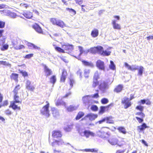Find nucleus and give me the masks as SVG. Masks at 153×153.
I'll use <instances>...</instances> for the list:
<instances>
[{"mask_svg":"<svg viewBox=\"0 0 153 153\" xmlns=\"http://www.w3.org/2000/svg\"><path fill=\"white\" fill-rule=\"evenodd\" d=\"M82 100L83 103L85 106H87L88 108L93 103V100L91 96L86 95L82 97Z\"/></svg>","mask_w":153,"mask_h":153,"instance_id":"obj_1","label":"nucleus"},{"mask_svg":"<svg viewBox=\"0 0 153 153\" xmlns=\"http://www.w3.org/2000/svg\"><path fill=\"white\" fill-rule=\"evenodd\" d=\"M109 85L108 81H103L100 84L99 86V89L102 93H105L109 88Z\"/></svg>","mask_w":153,"mask_h":153,"instance_id":"obj_2","label":"nucleus"},{"mask_svg":"<svg viewBox=\"0 0 153 153\" xmlns=\"http://www.w3.org/2000/svg\"><path fill=\"white\" fill-rule=\"evenodd\" d=\"M103 50V48L102 47L100 46H98L97 47L91 48L90 51L91 53L93 54L98 53L101 55Z\"/></svg>","mask_w":153,"mask_h":153,"instance_id":"obj_3","label":"nucleus"},{"mask_svg":"<svg viewBox=\"0 0 153 153\" xmlns=\"http://www.w3.org/2000/svg\"><path fill=\"white\" fill-rule=\"evenodd\" d=\"M49 106V104L48 103L46 105L44 106L41 110V113L47 117H48L50 115L49 111L48 109Z\"/></svg>","mask_w":153,"mask_h":153,"instance_id":"obj_4","label":"nucleus"},{"mask_svg":"<svg viewBox=\"0 0 153 153\" xmlns=\"http://www.w3.org/2000/svg\"><path fill=\"white\" fill-rule=\"evenodd\" d=\"M79 134L82 136L85 137L86 138H88L90 136L94 137L95 134L89 130H85L83 132L79 131Z\"/></svg>","mask_w":153,"mask_h":153,"instance_id":"obj_5","label":"nucleus"},{"mask_svg":"<svg viewBox=\"0 0 153 153\" xmlns=\"http://www.w3.org/2000/svg\"><path fill=\"white\" fill-rule=\"evenodd\" d=\"M97 135L101 138H105L109 136V132L106 131L102 129L97 131Z\"/></svg>","mask_w":153,"mask_h":153,"instance_id":"obj_6","label":"nucleus"},{"mask_svg":"<svg viewBox=\"0 0 153 153\" xmlns=\"http://www.w3.org/2000/svg\"><path fill=\"white\" fill-rule=\"evenodd\" d=\"M97 67L100 70H105V66L104 62L100 60H98L96 62Z\"/></svg>","mask_w":153,"mask_h":153,"instance_id":"obj_7","label":"nucleus"},{"mask_svg":"<svg viewBox=\"0 0 153 153\" xmlns=\"http://www.w3.org/2000/svg\"><path fill=\"white\" fill-rule=\"evenodd\" d=\"M3 12L4 14L9 16L10 17L15 18L16 17V13L13 12H11L8 10H3Z\"/></svg>","mask_w":153,"mask_h":153,"instance_id":"obj_8","label":"nucleus"},{"mask_svg":"<svg viewBox=\"0 0 153 153\" xmlns=\"http://www.w3.org/2000/svg\"><path fill=\"white\" fill-rule=\"evenodd\" d=\"M114 106L113 103H111L106 106H101L100 108V110L99 111L100 114H102L105 111L108 110V108L110 107H113Z\"/></svg>","mask_w":153,"mask_h":153,"instance_id":"obj_9","label":"nucleus"},{"mask_svg":"<svg viewBox=\"0 0 153 153\" xmlns=\"http://www.w3.org/2000/svg\"><path fill=\"white\" fill-rule=\"evenodd\" d=\"M62 48L64 50L68 51V52L71 51L74 49L73 45H70L69 44L62 45Z\"/></svg>","mask_w":153,"mask_h":153,"instance_id":"obj_10","label":"nucleus"},{"mask_svg":"<svg viewBox=\"0 0 153 153\" xmlns=\"http://www.w3.org/2000/svg\"><path fill=\"white\" fill-rule=\"evenodd\" d=\"M98 115L96 114H94L93 113H90L88 114L83 119H85L86 117L89 118V120L91 121L94 120L96 118H97Z\"/></svg>","mask_w":153,"mask_h":153,"instance_id":"obj_11","label":"nucleus"},{"mask_svg":"<svg viewBox=\"0 0 153 153\" xmlns=\"http://www.w3.org/2000/svg\"><path fill=\"white\" fill-rule=\"evenodd\" d=\"M33 28L38 33H42L43 31L41 27L38 25L36 24L32 26Z\"/></svg>","mask_w":153,"mask_h":153,"instance_id":"obj_12","label":"nucleus"},{"mask_svg":"<svg viewBox=\"0 0 153 153\" xmlns=\"http://www.w3.org/2000/svg\"><path fill=\"white\" fill-rule=\"evenodd\" d=\"M52 136L54 138H57L61 137L62 134L60 131H55L53 132Z\"/></svg>","mask_w":153,"mask_h":153,"instance_id":"obj_13","label":"nucleus"},{"mask_svg":"<svg viewBox=\"0 0 153 153\" xmlns=\"http://www.w3.org/2000/svg\"><path fill=\"white\" fill-rule=\"evenodd\" d=\"M30 84V81L29 80H27L26 85V88L28 90L33 91L35 87L32 85H31Z\"/></svg>","mask_w":153,"mask_h":153,"instance_id":"obj_14","label":"nucleus"},{"mask_svg":"<svg viewBox=\"0 0 153 153\" xmlns=\"http://www.w3.org/2000/svg\"><path fill=\"white\" fill-rule=\"evenodd\" d=\"M81 61L83 64L85 66H88L91 68H93L94 66L93 63L91 62H88L83 60Z\"/></svg>","mask_w":153,"mask_h":153,"instance_id":"obj_15","label":"nucleus"},{"mask_svg":"<svg viewBox=\"0 0 153 153\" xmlns=\"http://www.w3.org/2000/svg\"><path fill=\"white\" fill-rule=\"evenodd\" d=\"M148 127L145 123H143L140 126H138L137 127V130L139 132H140L142 131H143Z\"/></svg>","mask_w":153,"mask_h":153,"instance_id":"obj_16","label":"nucleus"},{"mask_svg":"<svg viewBox=\"0 0 153 153\" xmlns=\"http://www.w3.org/2000/svg\"><path fill=\"white\" fill-rule=\"evenodd\" d=\"M67 73L65 69L63 70L60 79V81L61 82H64L66 78Z\"/></svg>","mask_w":153,"mask_h":153,"instance_id":"obj_17","label":"nucleus"},{"mask_svg":"<svg viewBox=\"0 0 153 153\" xmlns=\"http://www.w3.org/2000/svg\"><path fill=\"white\" fill-rule=\"evenodd\" d=\"M108 142L111 145H115L117 144L118 140L115 137H112L108 140Z\"/></svg>","mask_w":153,"mask_h":153,"instance_id":"obj_18","label":"nucleus"},{"mask_svg":"<svg viewBox=\"0 0 153 153\" xmlns=\"http://www.w3.org/2000/svg\"><path fill=\"white\" fill-rule=\"evenodd\" d=\"M116 20H114L112 21V24L113 28L114 29L120 30L121 27L120 25L116 23Z\"/></svg>","mask_w":153,"mask_h":153,"instance_id":"obj_19","label":"nucleus"},{"mask_svg":"<svg viewBox=\"0 0 153 153\" xmlns=\"http://www.w3.org/2000/svg\"><path fill=\"white\" fill-rule=\"evenodd\" d=\"M51 111H52L53 116L54 117H56L59 115L58 111L55 108H51Z\"/></svg>","mask_w":153,"mask_h":153,"instance_id":"obj_20","label":"nucleus"},{"mask_svg":"<svg viewBox=\"0 0 153 153\" xmlns=\"http://www.w3.org/2000/svg\"><path fill=\"white\" fill-rule=\"evenodd\" d=\"M16 103H15L14 102H10V104L9 106V107H11L14 110L17 109L18 110H20V107L18 106L16 104Z\"/></svg>","mask_w":153,"mask_h":153,"instance_id":"obj_21","label":"nucleus"},{"mask_svg":"<svg viewBox=\"0 0 153 153\" xmlns=\"http://www.w3.org/2000/svg\"><path fill=\"white\" fill-rule=\"evenodd\" d=\"M45 71L47 76H49L52 74V71L51 70L48 68L46 65L44 66Z\"/></svg>","mask_w":153,"mask_h":153,"instance_id":"obj_22","label":"nucleus"},{"mask_svg":"<svg viewBox=\"0 0 153 153\" xmlns=\"http://www.w3.org/2000/svg\"><path fill=\"white\" fill-rule=\"evenodd\" d=\"M138 69H137L138 71L137 75L138 76H142L144 70V68L142 66H139Z\"/></svg>","mask_w":153,"mask_h":153,"instance_id":"obj_23","label":"nucleus"},{"mask_svg":"<svg viewBox=\"0 0 153 153\" xmlns=\"http://www.w3.org/2000/svg\"><path fill=\"white\" fill-rule=\"evenodd\" d=\"M123 87L122 85H119L114 89V91L117 93L120 92L122 91Z\"/></svg>","mask_w":153,"mask_h":153,"instance_id":"obj_24","label":"nucleus"},{"mask_svg":"<svg viewBox=\"0 0 153 153\" xmlns=\"http://www.w3.org/2000/svg\"><path fill=\"white\" fill-rule=\"evenodd\" d=\"M105 121H106V123L109 124H113L114 123V121L113 120V117H105Z\"/></svg>","mask_w":153,"mask_h":153,"instance_id":"obj_25","label":"nucleus"},{"mask_svg":"<svg viewBox=\"0 0 153 153\" xmlns=\"http://www.w3.org/2000/svg\"><path fill=\"white\" fill-rule=\"evenodd\" d=\"M99 34L98 30L97 29H94L92 30L91 33V36L93 37H97Z\"/></svg>","mask_w":153,"mask_h":153,"instance_id":"obj_26","label":"nucleus"},{"mask_svg":"<svg viewBox=\"0 0 153 153\" xmlns=\"http://www.w3.org/2000/svg\"><path fill=\"white\" fill-rule=\"evenodd\" d=\"M56 145H58V146H60L61 145H67L68 144H69L71 146L72 148H74V147L71 146V145L68 143H66L64 142L62 140H57V142H56Z\"/></svg>","mask_w":153,"mask_h":153,"instance_id":"obj_27","label":"nucleus"},{"mask_svg":"<svg viewBox=\"0 0 153 153\" xmlns=\"http://www.w3.org/2000/svg\"><path fill=\"white\" fill-rule=\"evenodd\" d=\"M12 42L14 48L16 50L21 49L25 48V46L23 45H20L19 46H16V44L15 43V42L13 41Z\"/></svg>","mask_w":153,"mask_h":153,"instance_id":"obj_28","label":"nucleus"},{"mask_svg":"<svg viewBox=\"0 0 153 153\" xmlns=\"http://www.w3.org/2000/svg\"><path fill=\"white\" fill-rule=\"evenodd\" d=\"M23 15L27 19H30L33 16L32 13L30 12H25Z\"/></svg>","mask_w":153,"mask_h":153,"instance_id":"obj_29","label":"nucleus"},{"mask_svg":"<svg viewBox=\"0 0 153 153\" xmlns=\"http://www.w3.org/2000/svg\"><path fill=\"white\" fill-rule=\"evenodd\" d=\"M117 129L120 132L124 134H126L127 132L126 129L123 126L119 127L117 128Z\"/></svg>","mask_w":153,"mask_h":153,"instance_id":"obj_30","label":"nucleus"},{"mask_svg":"<svg viewBox=\"0 0 153 153\" xmlns=\"http://www.w3.org/2000/svg\"><path fill=\"white\" fill-rule=\"evenodd\" d=\"M90 72V70L88 69H85L84 70V75L86 78H88Z\"/></svg>","mask_w":153,"mask_h":153,"instance_id":"obj_31","label":"nucleus"},{"mask_svg":"<svg viewBox=\"0 0 153 153\" xmlns=\"http://www.w3.org/2000/svg\"><path fill=\"white\" fill-rule=\"evenodd\" d=\"M18 76L19 75L18 74L13 73L10 76V78L12 79H13L15 81H17Z\"/></svg>","mask_w":153,"mask_h":153,"instance_id":"obj_32","label":"nucleus"},{"mask_svg":"<svg viewBox=\"0 0 153 153\" xmlns=\"http://www.w3.org/2000/svg\"><path fill=\"white\" fill-rule=\"evenodd\" d=\"M20 86L19 85H18L15 87L13 91L14 95H17L18 93V91L20 89Z\"/></svg>","mask_w":153,"mask_h":153,"instance_id":"obj_33","label":"nucleus"},{"mask_svg":"<svg viewBox=\"0 0 153 153\" xmlns=\"http://www.w3.org/2000/svg\"><path fill=\"white\" fill-rule=\"evenodd\" d=\"M56 25L61 27H63L65 26L64 23L62 21L57 20Z\"/></svg>","mask_w":153,"mask_h":153,"instance_id":"obj_34","label":"nucleus"},{"mask_svg":"<svg viewBox=\"0 0 153 153\" xmlns=\"http://www.w3.org/2000/svg\"><path fill=\"white\" fill-rule=\"evenodd\" d=\"M66 10L68 11L71 13V15L72 16H74L76 13V11L72 8H66Z\"/></svg>","mask_w":153,"mask_h":153,"instance_id":"obj_35","label":"nucleus"},{"mask_svg":"<svg viewBox=\"0 0 153 153\" xmlns=\"http://www.w3.org/2000/svg\"><path fill=\"white\" fill-rule=\"evenodd\" d=\"M84 115V113L82 111H79L77 115L76 119L77 120H79Z\"/></svg>","mask_w":153,"mask_h":153,"instance_id":"obj_36","label":"nucleus"},{"mask_svg":"<svg viewBox=\"0 0 153 153\" xmlns=\"http://www.w3.org/2000/svg\"><path fill=\"white\" fill-rule=\"evenodd\" d=\"M109 68L113 70H114L116 69L115 65L112 61H110Z\"/></svg>","mask_w":153,"mask_h":153,"instance_id":"obj_37","label":"nucleus"},{"mask_svg":"<svg viewBox=\"0 0 153 153\" xmlns=\"http://www.w3.org/2000/svg\"><path fill=\"white\" fill-rule=\"evenodd\" d=\"M77 108L76 107L73 105H70L67 108V110L68 111H72L76 110Z\"/></svg>","mask_w":153,"mask_h":153,"instance_id":"obj_38","label":"nucleus"},{"mask_svg":"<svg viewBox=\"0 0 153 153\" xmlns=\"http://www.w3.org/2000/svg\"><path fill=\"white\" fill-rule=\"evenodd\" d=\"M111 52L107 50H103L102 53L101 55L103 56H109L111 54Z\"/></svg>","mask_w":153,"mask_h":153,"instance_id":"obj_39","label":"nucleus"},{"mask_svg":"<svg viewBox=\"0 0 153 153\" xmlns=\"http://www.w3.org/2000/svg\"><path fill=\"white\" fill-rule=\"evenodd\" d=\"M19 96L17 95H14V101H11V102H14L15 103H18L19 102H21L19 100Z\"/></svg>","mask_w":153,"mask_h":153,"instance_id":"obj_40","label":"nucleus"},{"mask_svg":"<svg viewBox=\"0 0 153 153\" xmlns=\"http://www.w3.org/2000/svg\"><path fill=\"white\" fill-rule=\"evenodd\" d=\"M9 47V45L7 44H4L1 46L0 47V49L2 51H4L7 50Z\"/></svg>","mask_w":153,"mask_h":153,"instance_id":"obj_41","label":"nucleus"},{"mask_svg":"<svg viewBox=\"0 0 153 153\" xmlns=\"http://www.w3.org/2000/svg\"><path fill=\"white\" fill-rule=\"evenodd\" d=\"M99 75L98 72V71H97L94 74L93 79L98 80V79H99Z\"/></svg>","mask_w":153,"mask_h":153,"instance_id":"obj_42","label":"nucleus"},{"mask_svg":"<svg viewBox=\"0 0 153 153\" xmlns=\"http://www.w3.org/2000/svg\"><path fill=\"white\" fill-rule=\"evenodd\" d=\"M93 82L92 85V87L93 88L96 87L99 83V82L97 80L93 79Z\"/></svg>","mask_w":153,"mask_h":153,"instance_id":"obj_43","label":"nucleus"},{"mask_svg":"<svg viewBox=\"0 0 153 153\" xmlns=\"http://www.w3.org/2000/svg\"><path fill=\"white\" fill-rule=\"evenodd\" d=\"M50 82L53 84H54L56 82V78L55 75H53L50 78Z\"/></svg>","mask_w":153,"mask_h":153,"instance_id":"obj_44","label":"nucleus"},{"mask_svg":"<svg viewBox=\"0 0 153 153\" xmlns=\"http://www.w3.org/2000/svg\"><path fill=\"white\" fill-rule=\"evenodd\" d=\"M55 50L59 52L65 53L64 50L59 47H55Z\"/></svg>","mask_w":153,"mask_h":153,"instance_id":"obj_45","label":"nucleus"},{"mask_svg":"<svg viewBox=\"0 0 153 153\" xmlns=\"http://www.w3.org/2000/svg\"><path fill=\"white\" fill-rule=\"evenodd\" d=\"M101 102L102 104H105L108 102V100L107 98H104L102 99Z\"/></svg>","mask_w":153,"mask_h":153,"instance_id":"obj_46","label":"nucleus"},{"mask_svg":"<svg viewBox=\"0 0 153 153\" xmlns=\"http://www.w3.org/2000/svg\"><path fill=\"white\" fill-rule=\"evenodd\" d=\"M85 151L87 152H97L98 151V149H85Z\"/></svg>","mask_w":153,"mask_h":153,"instance_id":"obj_47","label":"nucleus"},{"mask_svg":"<svg viewBox=\"0 0 153 153\" xmlns=\"http://www.w3.org/2000/svg\"><path fill=\"white\" fill-rule=\"evenodd\" d=\"M131 105V102H129V101L128 102L125 104L124 105V108L125 109H127L130 107Z\"/></svg>","mask_w":153,"mask_h":153,"instance_id":"obj_48","label":"nucleus"},{"mask_svg":"<svg viewBox=\"0 0 153 153\" xmlns=\"http://www.w3.org/2000/svg\"><path fill=\"white\" fill-rule=\"evenodd\" d=\"M91 109L94 111H97L98 110V107L95 105H93L91 106Z\"/></svg>","mask_w":153,"mask_h":153,"instance_id":"obj_49","label":"nucleus"},{"mask_svg":"<svg viewBox=\"0 0 153 153\" xmlns=\"http://www.w3.org/2000/svg\"><path fill=\"white\" fill-rule=\"evenodd\" d=\"M74 82L75 81L73 79H70L69 84L70 86L71 87L70 89H71L72 87L73 86V85L74 83Z\"/></svg>","mask_w":153,"mask_h":153,"instance_id":"obj_50","label":"nucleus"},{"mask_svg":"<svg viewBox=\"0 0 153 153\" xmlns=\"http://www.w3.org/2000/svg\"><path fill=\"white\" fill-rule=\"evenodd\" d=\"M129 101L128 98L125 97L122 100V104H125Z\"/></svg>","mask_w":153,"mask_h":153,"instance_id":"obj_51","label":"nucleus"},{"mask_svg":"<svg viewBox=\"0 0 153 153\" xmlns=\"http://www.w3.org/2000/svg\"><path fill=\"white\" fill-rule=\"evenodd\" d=\"M139 66L137 65H133L131 66V71H133L135 70H137Z\"/></svg>","mask_w":153,"mask_h":153,"instance_id":"obj_52","label":"nucleus"},{"mask_svg":"<svg viewBox=\"0 0 153 153\" xmlns=\"http://www.w3.org/2000/svg\"><path fill=\"white\" fill-rule=\"evenodd\" d=\"M136 109L140 110L141 111H142L144 109V107L143 106L141 105H138L136 108Z\"/></svg>","mask_w":153,"mask_h":153,"instance_id":"obj_53","label":"nucleus"},{"mask_svg":"<svg viewBox=\"0 0 153 153\" xmlns=\"http://www.w3.org/2000/svg\"><path fill=\"white\" fill-rule=\"evenodd\" d=\"M57 105H62L64 106H65L66 104L65 103L62 101V100H61L57 102V103L56 104Z\"/></svg>","mask_w":153,"mask_h":153,"instance_id":"obj_54","label":"nucleus"},{"mask_svg":"<svg viewBox=\"0 0 153 153\" xmlns=\"http://www.w3.org/2000/svg\"><path fill=\"white\" fill-rule=\"evenodd\" d=\"M125 66L128 69V70L131 71V66L130 65L127 63L125 62L124 63Z\"/></svg>","mask_w":153,"mask_h":153,"instance_id":"obj_55","label":"nucleus"},{"mask_svg":"<svg viewBox=\"0 0 153 153\" xmlns=\"http://www.w3.org/2000/svg\"><path fill=\"white\" fill-rule=\"evenodd\" d=\"M136 115H138L141 116L143 118L145 116V114L142 112H138L135 114Z\"/></svg>","mask_w":153,"mask_h":153,"instance_id":"obj_56","label":"nucleus"},{"mask_svg":"<svg viewBox=\"0 0 153 153\" xmlns=\"http://www.w3.org/2000/svg\"><path fill=\"white\" fill-rule=\"evenodd\" d=\"M5 25L4 22L0 21V28H3L4 27Z\"/></svg>","mask_w":153,"mask_h":153,"instance_id":"obj_57","label":"nucleus"},{"mask_svg":"<svg viewBox=\"0 0 153 153\" xmlns=\"http://www.w3.org/2000/svg\"><path fill=\"white\" fill-rule=\"evenodd\" d=\"M33 53H30L26 55L25 57L27 59H30L33 56Z\"/></svg>","mask_w":153,"mask_h":153,"instance_id":"obj_58","label":"nucleus"},{"mask_svg":"<svg viewBox=\"0 0 153 153\" xmlns=\"http://www.w3.org/2000/svg\"><path fill=\"white\" fill-rule=\"evenodd\" d=\"M71 126H68L67 127L64 128V129L66 131H70L71 129Z\"/></svg>","mask_w":153,"mask_h":153,"instance_id":"obj_59","label":"nucleus"},{"mask_svg":"<svg viewBox=\"0 0 153 153\" xmlns=\"http://www.w3.org/2000/svg\"><path fill=\"white\" fill-rule=\"evenodd\" d=\"M57 20L56 19H55L52 18L51 19V21L53 25H56Z\"/></svg>","mask_w":153,"mask_h":153,"instance_id":"obj_60","label":"nucleus"},{"mask_svg":"<svg viewBox=\"0 0 153 153\" xmlns=\"http://www.w3.org/2000/svg\"><path fill=\"white\" fill-rule=\"evenodd\" d=\"M136 119L138 121L139 123H142L143 121V120L142 118L137 117H136Z\"/></svg>","mask_w":153,"mask_h":153,"instance_id":"obj_61","label":"nucleus"},{"mask_svg":"<svg viewBox=\"0 0 153 153\" xmlns=\"http://www.w3.org/2000/svg\"><path fill=\"white\" fill-rule=\"evenodd\" d=\"M105 121V117L102 119L101 120H99L96 123V124H97V123H99V124H102L103 122Z\"/></svg>","mask_w":153,"mask_h":153,"instance_id":"obj_62","label":"nucleus"},{"mask_svg":"<svg viewBox=\"0 0 153 153\" xmlns=\"http://www.w3.org/2000/svg\"><path fill=\"white\" fill-rule=\"evenodd\" d=\"M5 40L4 39H1L0 40V47L4 44Z\"/></svg>","mask_w":153,"mask_h":153,"instance_id":"obj_63","label":"nucleus"},{"mask_svg":"<svg viewBox=\"0 0 153 153\" xmlns=\"http://www.w3.org/2000/svg\"><path fill=\"white\" fill-rule=\"evenodd\" d=\"M81 70L79 69L77 72L76 74L78 75H79L80 77H82Z\"/></svg>","mask_w":153,"mask_h":153,"instance_id":"obj_64","label":"nucleus"}]
</instances>
